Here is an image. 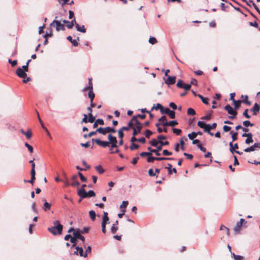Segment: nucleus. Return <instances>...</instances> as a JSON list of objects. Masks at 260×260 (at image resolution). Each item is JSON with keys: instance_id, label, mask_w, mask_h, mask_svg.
<instances>
[{"instance_id": "1", "label": "nucleus", "mask_w": 260, "mask_h": 260, "mask_svg": "<svg viewBox=\"0 0 260 260\" xmlns=\"http://www.w3.org/2000/svg\"><path fill=\"white\" fill-rule=\"evenodd\" d=\"M54 226L48 228V230L54 235H60L62 233L63 226L58 220L53 222Z\"/></svg>"}, {"instance_id": "2", "label": "nucleus", "mask_w": 260, "mask_h": 260, "mask_svg": "<svg viewBox=\"0 0 260 260\" xmlns=\"http://www.w3.org/2000/svg\"><path fill=\"white\" fill-rule=\"evenodd\" d=\"M78 194L82 199L92 197L95 196V193L93 190H89L86 192L84 189H79L78 190Z\"/></svg>"}, {"instance_id": "3", "label": "nucleus", "mask_w": 260, "mask_h": 260, "mask_svg": "<svg viewBox=\"0 0 260 260\" xmlns=\"http://www.w3.org/2000/svg\"><path fill=\"white\" fill-rule=\"evenodd\" d=\"M96 132L101 134L105 135L108 133H114L116 132V130L114 127L108 126L105 128L99 127L96 129Z\"/></svg>"}, {"instance_id": "4", "label": "nucleus", "mask_w": 260, "mask_h": 260, "mask_svg": "<svg viewBox=\"0 0 260 260\" xmlns=\"http://www.w3.org/2000/svg\"><path fill=\"white\" fill-rule=\"evenodd\" d=\"M224 109L229 114L231 115V116H229V118L230 119L234 118L237 114V112L234 110L229 104L226 105L224 107Z\"/></svg>"}, {"instance_id": "5", "label": "nucleus", "mask_w": 260, "mask_h": 260, "mask_svg": "<svg viewBox=\"0 0 260 260\" xmlns=\"http://www.w3.org/2000/svg\"><path fill=\"white\" fill-rule=\"evenodd\" d=\"M52 26H55L56 30L58 31L60 30H64L65 27L64 25L60 23L58 20H54L50 24Z\"/></svg>"}, {"instance_id": "6", "label": "nucleus", "mask_w": 260, "mask_h": 260, "mask_svg": "<svg viewBox=\"0 0 260 260\" xmlns=\"http://www.w3.org/2000/svg\"><path fill=\"white\" fill-rule=\"evenodd\" d=\"M108 139L109 140V145H111V147L112 148H117L118 147V145H117V140L116 137L112 136L111 134H109L108 136Z\"/></svg>"}, {"instance_id": "7", "label": "nucleus", "mask_w": 260, "mask_h": 260, "mask_svg": "<svg viewBox=\"0 0 260 260\" xmlns=\"http://www.w3.org/2000/svg\"><path fill=\"white\" fill-rule=\"evenodd\" d=\"M133 121H134L133 128L136 127V128L138 129V132H141V131L143 127L140 121H139L136 118V117H133Z\"/></svg>"}, {"instance_id": "8", "label": "nucleus", "mask_w": 260, "mask_h": 260, "mask_svg": "<svg viewBox=\"0 0 260 260\" xmlns=\"http://www.w3.org/2000/svg\"><path fill=\"white\" fill-rule=\"evenodd\" d=\"M92 141H94L95 143L97 145H98L102 147L106 148L107 147L109 146V143L107 141H102L99 139H96L95 140L92 139Z\"/></svg>"}, {"instance_id": "9", "label": "nucleus", "mask_w": 260, "mask_h": 260, "mask_svg": "<svg viewBox=\"0 0 260 260\" xmlns=\"http://www.w3.org/2000/svg\"><path fill=\"white\" fill-rule=\"evenodd\" d=\"M81 231L79 229L76 230L75 232L73 233V236L76 238V239H80L82 241L84 242L85 241V238L81 235Z\"/></svg>"}, {"instance_id": "10", "label": "nucleus", "mask_w": 260, "mask_h": 260, "mask_svg": "<svg viewBox=\"0 0 260 260\" xmlns=\"http://www.w3.org/2000/svg\"><path fill=\"white\" fill-rule=\"evenodd\" d=\"M16 74L19 77L22 78H25L27 76V74L25 71L20 67L17 69L16 71Z\"/></svg>"}, {"instance_id": "11", "label": "nucleus", "mask_w": 260, "mask_h": 260, "mask_svg": "<svg viewBox=\"0 0 260 260\" xmlns=\"http://www.w3.org/2000/svg\"><path fill=\"white\" fill-rule=\"evenodd\" d=\"M176 79L175 76H168L166 79H165V83L169 86L173 85L175 83Z\"/></svg>"}, {"instance_id": "12", "label": "nucleus", "mask_w": 260, "mask_h": 260, "mask_svg": "<svg viewBox=\"0 0 260 260\" xmlns=\"http://www.w3.org/2000/svg\"><path fill=\"white\" fill-rule=\"evenodd\" d=\"M198 125L200 127H201L202 128H204V132H209V129L208 128L209 124H206L204 121H199L198 122Z\"/></svg>"}, {"instance_id": "13", "label": "nucleus", "mask_w": 260, "mask_h": 260, "mask_svg": "<svg viewBox=\"0 0 260 260\" xmlns=\"http://www.w3.org/2000/svg\"><path fill=\"white\" fill-rule=\"evenodd\" d=\"M72 183L71 185L72 186H77L80 185V183L78 181V176L77 175H73L71 178Z\"/></svg>"}, {"instance_id": "14", "label": "nucleus", "mask_w": 260, "mask_h": 260, "mask_svg": "<svg viewBox=\"0 0 260 260\" xmlns=\"http://www.w3.org/2000/svg\"><path fill=\"white\" fill-rule=\"evenodd\" d=\"M260 106L257 103H255L254 106L251 109V111L253 112V115H256L259 112Z\"/></svg>"}, {"instance_id": "15", "label": "nucleus", "mask_w": 260, "mask_h": 260, "mask_svg": "<svg viewBox=\"0 0 260 260\" xmlns=\"http://www.w3.org/2000/svg\"><path fill=\"white\" fill-rule=\"evenodd\" d=\"M75 27L77 31L85 33L86 32V29L84 25L80 26L78 23L75 24Z\"/></svg>"}, {"instance_id": "16", "label": "nucleus", "mask_w": 260, "mask_h": 260, "mask_svg": "<svg viewBox=\"0 0 260 260\" xmlns=\"http://www.w3.org/2000/svg\"><path fill=\"white\" fill-rule=\"evenodd\" d=\"M159 122H161L164 126H168V122L167 121V118L165 116H162L158 119Z\"/></svg>"}, {"instance_id": "17", "label": "nucleus", "mask_w": 260, "mask_h": 260, "mask_svg": "<svg viewBox=\"0 0 260 260\" xmlns=\"http://www.w3.org/2000/svg\"><path fill=\"white\" fill-rule=\"evenodd\" d=\"M109 221V217L108 216V213L106 212H104V215L102 217V223L104 224H107L108 222Z\"/></svg>"}, {"instance_id": "18", "label": "nucleus", "mask_w": 260, "mask_h": 260, "mask_svg": "<svg viewBox=\"0 0 260 260\" xmlns=\"http://www.w3.org/2000/svg\"><path fill=\"white\" fill-rule=\"evenodd\" d=\"M76 249L78 250V253L79 254L80 256H82L84 257H87L86 253H84L83 249L82 247H76Z\"/></svg>"}, {"instance_id": "19", "label": "nucleus", "mask_w": 260, "mask_h": 260, "mask_svg": "<svg viewBox=\"0 0 260 260\" xmlns=\"http://www.w3.org/2000/svg\"><path fill=\"white\" fill-rule=\"evenodd\" d=\"M128 204V201H124L122 202V204L120 206V208L122 212H124L125 211V208H126Z\"/></svg>"}, {"instance_id": "20", "label": "nucleus", "mask_w": 260, "mask_h": 260, "mask_svg": "<svg viewBox=\"0 0 260 260\" xmlns=\"http://www.w3.org/2000/svg\"><path fill=\"white\" fill-rule=\"evenodd\" d=\"M118 220H116L114 224H113V225L111 228V231L113 234H115L117 232L118 230V227L117 226V225H118Z\"/></svg>"}, {"instance_id": "21", "label": "nucleus", "mask_w": 260, "mask_h": 260, "mask_svg": "<svg viewBox=\"0 0 260 260\" xmlns=\"http://www.w3.org/2000/svg\"><path fill=\"white\" fill-rule=\"evenodd\" d=\"M98 124L104 125V120L102 119H98L97 120H96V121H95L93 125V128H96L98 126Z\"/></svg>"}, {"instance_id": "22", "label": "nucleus", "mask_w": 260, "mask_h": 260, "mask_svg": "<svg viewBox=\"0 0 260 260\" xmlns=\"http://www.w3.org/2000/svg\"><path fill=\"white\" fill-rule=\"evenodd\" d=\"M172 167V166L170 164H168V167L165 168L168 170L169 174H171L172 172H174L175 173L177 172L176 168H173V170H171Z\"/></svg>"}, {"instance_id": "23", "label": "nucleus", "mask_w": 260, "mask_h": 260, "mask_svg": "<svg viewBox=\"0 0 260 260\" xmlns=\"http://www.w3.org/2000/svg\"><path fill=\"white\" fill-rule=\"evenodd\" d=\"M67 40H69V41H70L73 46H77L78 45V42L76 40L74 39V40H73L72 39V37L70 36H68L67 38Z\"/></svg>"}, {"instance_id": "24", "label": "nucleus", "mask_w": 260, "mask_h": 260, "mask_svg": "<svg viewBox=\"0 0 260 260\" xmlns=\"http://www.w3.org/2000/svg\"><path fill=\"white\" fill-rule=\"evenodd\" d=\"M231 256L234 260H243L244 258L242 256L236 255L234 253H232Z\"/></svg>"}, {"instance_id": "25", "label": "nucleus", "mask_w": 260, "mask_h": 260, "mask_svg": "<svg viewBox=\"0 0 260 260\" xmlns=\"http://www.w3.org/2000/svg\"><path fill=\"white\" fill-rule=\"evenodd\" d=\"M51 208V204L45 201L44 203L43 209L45 211L49 210Z\"/></svg>"}, {"instance_id": "26", "label": "nucleus", "mask_w": 260, "mask_h": 260, "mask_svg": "<svg viewBox=\"0 0 260 260\" xmlns=\"http://www.w3.org/2000/svg\"><path fill=\"white\" fill-rule=\"evenodd\" d=\"M241 226H242L241 223L238 222L236 223L235 227L234 228V231L236 233H238L240 231Z\"/></svg>"}, {"instance_id": "27", "label": "nucleus", "mask_w": 260, "mask_h": 260, "mask_svg": "<svg viewBox=\"0 0 260 260\" xmlns=\"http://www.w3.org/2000/svg\"><path fill=\"white\" fill-rule=\"evenodd\" d=\"M198 96L202 100L203 103L206 105H208L209 104L208 99L207 98H204L201 94H198Z\"/></svg>"}, {"instance_id": "28", "label": "nucleus", "mask_w": 260, "mask_h": 260, "mask_svg": "<svg viewBox=\"0 0 260 260\" xmlns=\"http://www.w3.org/2000/svg\"><path fill=\"white\" fill-rule=\"evenodd\" d=\"M89 216L92 221H94L95 219L96 214L93 210H91L89 212Z\"/></svg>"}, {"instance_id": "29", "label": "nucleus", "mask_w": 260, "mask_h": 260, "mask_svg": "<svg viewBox=\"0 0 260 260\" xmlns=\"http://www.w3.org/2000/svg\"><path fill=\"white\" fill-rule=\"evenodd\" d=\"M197 136V133L196 132H192L188 135V137L190 140H193Z\"/></svg>"}, {"instance_id": "30", "label": "nucleus", "mask_w": 260, "mask_h": 260, "mask_svg": "<svg viewBox=\"0 0 260 260\" xmlns=\"http://www.w3.org/2000/svg\"><path fill=\"white\" fill-rule=\"evenodd\" d=\"M168 115L169 116V117L171 118H174L175 117V112L173 111V110H171L170 109H168Z\"/></svg>"}, {"instance_id": "31", "label": "nucleus", "mask_w": 260, "mask_h": 260, "mask_svg": "<svg viewBox=\"0 0 260 260\" xmlns=\"http://www.w3.org/2000/svg\"><path fill=\"white\" fill-rule=\"evenodd\" d=\"M95 170L99 174H102L104 172V170L101 165L96 166Z\"/></svg>"}, {"instance_id": "32", "label": "nucleus", "mask_w": 260, "mask_h": 260, "mask_svg": "<svg viewBox=\"0 0 260 260\" xmlns=\"http://www.w3.org/2000/svg\"><path fill=\"white\" fill-rule=\"evenodd\" d=\"M88 96L90 99V102L92 103V101H93L95 96L94 93H93L92 90H89L88 92Z\"/></svg>"}, {"instance_id": "33", "label": "nucleus", "mask_w": 260, "mask_h": 260, "mask_svg": "<svg viewBox=\"0 0 260 260\" xmlns=\"http://www.w3.org/2000/svg\"><path fill=\"white\" fill-rule=\"evenodd\" d=\"M159 141H157L156 139H154L150 142V143L151 146L153 147H156L158 144H159Z\"/></svg>"}, {"instance_id": "34", "label": "nucleus", "mask_w": 260, "mask_h": 260, "mask_svg": "<svg viewBox=\"0 0 260 260\" xmlns=\"http://www.w3.org/2000/svg\"><path fill=\"white\" fill-rule=\"evenodd\" d=\"M253 141V139H252V134H251L250 135V136H248L247 139H246L245 140V143L246 144H249L251 143H252Z\"/></svg>"}, {"instance_id": "35", "label": "nucleus", "mask_w": 260, "mask_h": 260, "mask_svg": "<svg viewBox=\"0 0 260 260\" xmlns=\"http://www.w3.org/2000/svg\"><path fill=\"white\" fill-rule=\"evenodd\" d=\"M187 113L189 115H194L196 114V111L193 109L189 108L187 109Z\"/></svg>"}, {"instance_id": "36", "label": "nucleus", "mask_w": 260, "mask_h": 260, "mask_svg": "<svg viewBox=\"0 0 260 260\" xmlns=\"http://www.w3.org/2000/svg\"><path fill=\"white\" fill-rule=\"evenodd\" d=\"M89 117L88 118V121L89 122L92 123L94 121L95 118L93 116L92 113L88 114Z\"/></svg>"}, {"instance_id": "37", "label": "nucleus", "mask_w": 260, "mask_h": 260, "mask_svg": "<svg viewBox=\"0 0 260 260\" xmlns=\"http://www.w3.org/2000/svg\"><path fill=\"white\" fill-rule=\"evenodd\" d=\"M249 3H251L252 4V6L254 8L256 11L260 14V10L259 9L257 5L254 3V2L252 0H249Z\"/></svg>"}, {"instance_id": "38", "label": "nucleus", "mask_w": 260, "mask_h": 260, "mask_svg": "<svg viewBox=\"0 0 260 260\" xmlns=\"http://www.w3.org/2000/svg\"><path fill=\"white\" fill-rule=\"evenodd\" d=\"M139 147V146L138 144H136L134 143H132L131 145L129 147L130 149L131 150H134L135 149H137Z\"/></svg>"}, {"instance_id": "39", "label": "nucleus", "mask_w": 260, "mask_h": 260, "mask_svg": "<svg viewBox=\"0 0 260 260\" xmlns=\"http://www.w3.org/2000/svg\"><path fill=\"white\" fill-rule=\"evenodd\" d=\"M148 150L150 151L149 152H151V153H152V152H153L157 156H159L160 155V154L159 153V152H158V150H157L156 149H152L151 147H149L148 148Z\"/></svg>"}, {"instance_id": "40", "label": "nucleus", "mask_w": 260, "mask_h": 260, "mask_svg": "<svg viewBox=\"0 0 260 260\" xmlns=\"http://www.w3.org/2000/svg\"><path fill=\"white\" fill-rule=\"evenodd\" d=\"M155 109V110L160 109V111L164 110L163 107L160 104H157L156 105H154L152 109Z\"/></svg>"}, {"instance_id": "41", "label": "nucleus", "mask_w": 260, "mask_h": 260, "mask_svg": "<svg viewBox=\"0 0 260 260\" xmlns=\"http://www.w3.org/2000/svg\"><path fill=\"white\" fill-rule=\"evenodd\" d=\"M24 135L26 136L27 139H30L32 136L31 131L28 129L27 132H26Z\"/></svg>"}, {"instance_id": "42", "label": "nucleus", "mask_w": 260, "mask_h": 260, "mask_svg": "<svg viewBox=\"0 0 260 260\" xmlns=\"http://www.w3.org/2000/svg\"><path fill=\"white\" fill-rule=\"evenodd\" d=\"M243 124L246 127H248L249 126H252L254 125L253 123H251L249 121H248V120L243 121Z\"/></svg>"}, {"instance_id": "43", "label": "nucleus", "mask_w": 260, "mask_h": 260, "mask_svg": "<svg viewBox=\"0 0 260 260\" xmlns=\"http://www.w3.org/2000/svg\"><path fill=\"white\" fill-rule=\"evenodd\" d=\"M255 150V148L253 147V145L249 147L245 148L244 151L246 152H249Z\"/></svg>"}, {"instance_id": "44", "label": "nucleus", "mask_w": 260, "mask_h": 260, "mask_svg": "<svg viewBox=\"0 0 260 260\" xmlns=\"http://www.w3.org/2000/svg\"><path fill=\"white\" fill-rule=\"evenodd\" d=\"M241 102L240 100H238V101L234 100L233 103L235 105V108L236 109H237L239 108V107L240 106V105L241 104Z\"/></svg>"}, {"instance_id": "45", "label": "nucleus", "mask_w": 260, "mask_h": 260, "mask_svg": "<svg viewBox=\"0 0 260 260\" xmlns=\"http://www.w3.org/2000/svg\"><path fill=\"white\" fill-rule=\"evenodd\" d=\"M24 145L25 147H26L28 150V151L30 152V153H32L33 152V147L30 146V145H29L27 143H25L24 144Z\"/></svg>"}, {"instance_id": "46", "label": "nucleus", "mask_w": 260, "mask_h": 260, "mask_svg": "<svg viewBox=\"0 0 260 260\" xmlns=\"http://www.w3.org/2000/svg\"><path fill=\"white\" fill-rule=\"evenodd\" d=\"M177 124H178V122L176 120H172L170 122H168V126H174Z\"/></svg>"}, {"instance_id": "47", "label": "nucleus", "mask_w": 260, "mask_h": 260, "mask_svg": "<svg viewBox=\"0 0 260 260\" xmlns=\"http://www.w3.org/2000/svg\"><path fill=\"white\" fill-rule=\"evenodd\" d=\"M149 42L151 44H155L157 42V40L154 37H150L149 39Z\"/></svg>"}, {"instance_id": "48", "label": "nucleus", "mask_w": 260, "mask_h": 260, "mask_svg": "<svg viewBox=\"0 0 260 260\" xmlns=\"http://www.w3.org/2000/svg\"><path fill=\"white\" fill-rule=\"evenodd\" d=\"M109 150L111 153H117L119 152L118 147L114 148H112V147H111Z\"/></svg>"}, {"instance_id": "49", "label": "nucleus", "mask_w": 260, "mask_h": 260, "mask_svg": "<svg viewBox=\"0 0 260 260\" xmlns=\"http://www.w3.org/2000/svg\"><path fill=\"white\" fill-rule=\"evenodd\" d=\"M184 83L181 80H179L177 83V86L179 88H182L183 86Z\"/></svg>"}, {"instance_id": "50", "label": "nucleus", "mask_w": 260, "mask_h": 260, "mask_svg": "<svg viewBox=\"0 0 260 260\" xmlns=\"http://www.w3.org/2000/svg\"><path fill=\"white\" fill-rule=\"evenodd\" d=\"M151 155V153L149 152H142L140 154V155L142 157H144L145 156H150Z\"/></svg>"}, {"instance_id": "51", "label": "nucleus", "mask_w": 260, "mask_h": 260, "mask_svg": "<svg viewBox=\"0 0 260 260\" xmlns=\"http://www.w3.org/2000/svg\"><path fill=\"white\" fill-rule=\"evenodd\" d=\"M152 132L149 129H147L145 132V137L147 138H149L150 137V136L152 135Z\"/></svg>"}, {"instance_id": "52", "label": "nucleus", "mask_w": 260, "mask_h": 260, "mask_svg": "<svg viewBox=\"0 0 260 260\" xmlns=\"http://www.w3.org/2000/svg\"><path fill=\"white\" fill-rule=\"evenodd\" d=\"M156 157L149 156L147 159L148 162H153L154 160H156Z\"/></svg>"}, {"instance_id": "53", "label": "nucleus", "mask_w": 260, "mask_h": 260, "mask_svg": "<svg viewBox=\"0 0 260 260\" xmlns=\"http://www.w3.org/2000/svg\"><path fill=\"white\" fill-rule=\"evenodd\" d=\"M248 109H246L245 110L243 113V115L246 118L249 119L250 118V116L248 114Z\"/></svg>"}, {"instance_id": "54", "label": "nucleus", "mask_w": 260, "mask_h": 260, "mask_svg": "<svg viewBox=\"0 0 260 260\" xmlns=\"http://www.w3.org/2000/svg\"><path fill=\"white\" fill-rule=\"evenodd\" d=\"M8 62L11 64L12 67H15L17 65V61L16 60H12L11 59H9Z\"/></svg>"}, {"instance_id": "55", "label": "nucleus", "mask_w": 260, "mask_h": 260, "mask_svg": "<svg viewBox=\"0 0 260 260\" xmlns=\"http://www.w3.org/2000/svg\"><path fill=\"white\" fill-rule=\"evenodd\" d=\"M162 154L164 155H166V156H170V155H171L172 154V153L171 152H170L168 150L165 149V150H163Z\"/></svg>"}, {"instance_id": "56", "label": "nucleus", "mask_w": 260, "mask_h": 260, "mask_svg": "<svg viewBox=\"0 0 260 260\" xmlns=\"http://www.w3.org/2000/svg\"><path fill=\"white\" fill-rule=\"evenodd\" d=\"M190 87H191V84L184 83V84L183 86H182V88L185 89V90H188L190 89Z\"/></svg>"}, {"instance_id": "57", "label": "nucleus", "mask_w": 260, "mask_h": 260, "mask_svg": "<svg viewBox=\"0 0 260 260\" xmlns=\"http://www.w3.org/2000/svg\"><path fill=\"white\" fill-rule=\"evenodd\" d=\"M173 132L174 134H176L177 135H179L181 133V130L178 128H173Z\"/></svg>"}, {"instance_id": "58", "label": "nucleus", "mask_w": 260, "mask_h": 260, "mask_svg": "<svg viewBox=\"0 0 260 260\" xmlns=\"http://www.w3.org/2000/svg\"><path fill=\"white\" fill-rule=\"evenodd\" d=\"M217 126L216 123H213L211 125L209 124V126L208 127V128L209 130L213 129L216 128Z\"/></svg>"}, {"instance_id": "59", "label": "nucleus", "mask_w": 260, "mask_h": 260, "mask_svg": "<svg viewBox=\"0 0 260 260\" xmlns=\"http://www.w3.org/2000/svg\"><path fill=\"white\" fill-rule=\"evenodd\" d=\"M35 174H30V175H31V178H30V180L28 181V182H29L31 184L33 183V182H34V181H35V180L36 179Z\"/></svg>"}, {"instance_id": "60", "label": "nucleus", "mask_w": 260, "mask_h": 260, "mask_svg": "<svg viewBox=\"0 0 260 260\" xmlns=\"http://www.w3.org/2000/svg\"><path fill=\"white\" fill-rule=\"evenodd\" d=\"M242 102L245 104L248 105H251L250 102L248 100V96L247 95L245 96V99L242 101Z\"/></svg>"}, {"instance_id": "61", "label": "nucleus", "mask_w": 260, "mask_h": 260, "mask_svg": "<svg viewBox=\"0 0 260 260\" xmlns=\"http://www.w3.org/2000/svg\"><path fill=\"white\" fill-rule=\"evenodd\" d=\"M211 119V114H209L201 117V119L209 120Z\"/></svg>"}, {"instance_id": "62", "label": "nucleus", "mask_w": 260, "mask_h": 260, "mask_svg": "<svg viewBox=\"0 0 260 260\" xmlns=\"http://www.w3.org/2000/svg\"><path fill=\"white\" fill-rule=\"evenodd\" d=\"M231 129V127L228 125H224L223 127V130L225 132H228Z\"/></svg>"}, {"instance_id": "63", "label": "nucleus", "mask_w": 260, "mask_h": 260, "mask_svg": "<svg viewBox=\"0 0 260 260\" xmlns=\"http://www.w3.org/2000/svg\"><path fill=\"white\" fill-rule=\"evenodd\" d=\"M183 155L186 157V158L188 159H191L193 158V155L190 154H188L186 152L183 153Z\"/></svg>"}, {"instance_id": "64", "label": "nucleus", "mask_w": 260, "mask_h": 260, "mask_svg": "<svg viewBox=\"0 0 260 260\" xmlns=\"http://www.w3.org/2000/svg\"><path fill=\"white\" fill-rule=\"evenodd\" d=\"M169 106L171 107L173 110H176L177 108L176 105L173 102H171L169 104Z\"/></svg>"}]
</instances>
